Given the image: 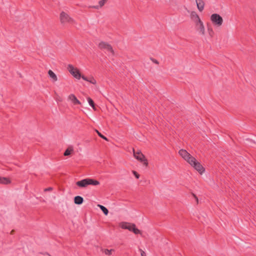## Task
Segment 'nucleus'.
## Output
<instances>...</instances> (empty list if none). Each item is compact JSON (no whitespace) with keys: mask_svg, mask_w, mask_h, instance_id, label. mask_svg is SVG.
Here are the masks:
<instances>
[{"mask_svg":"<svg viewBox=\"0 0 256 256\" xmlns=\"http://www.w3.org/2000/svg\"><path fill=\"white\" fill-rule=\"evenodd\" d=\"M12 183L11 180L7 177L0 176V184H10Z\"/></svg>","mask_w":256,"mask_h":256,"instance_id":"ddd939ff","label":"nucleus"},{"mask_svg":"<svg viewBox=\"0 0 256 256\" xmlns=\"http://www.w3.org/2000/svg\"><path fill=\"white\" fill-rule=\"evenodd\" d=\"M130 222H120L119 224V226L124 230H126Z\"/></svg>","mask_w":256,"mask_h":256,"instance_id":"a211bd4d","label":"nucleus"},{"mask_svg":"<svg viewBox=\"0 0 256 256\" xmlns=\"http://www.w3.org/2000/svg\"><path fill=\"white\" fill-rule=\"evenodd\" d=\"M140 255L141 256H146V252L142 250H140Z\"/></svg>","mask_w":256,"mask_h":256,"instance_id":"bb28decb","label":"nucleus"},{"mask_svg":"<svg viewBox=\"0 0 256 256\" xmlns=\"http://www.w3.org/2000/svg\"><path fill=\"white\" fill-rule=\"evenodd\" d=\"M193 196L195 198V200H196V202H198V198L196 196L195 194H193Z\"/></svg>","mask_w":256,"mask_h":256,"instance_id":"cd10ccee","label":"nucleus"},{"mask_svg":"<svg viewBox=\"0 0 256 256\" xmlns=\"http://www.w3.org/2000/svg\"><path fill=\"white\" fill-rule=\"evenodd\" d=\"M200 174H202L204 172V167L201 165V164L198 162L195 159V160H194V162L193 164H190Z\"/></svg>","mask_w":256,"mask_h":256,"instance_id":"6e6552de","label":"nucleus"},{"mask_svg":"<svg viewBox=\"0 0 256 256\" xmlns=\"http://www.w3.org/2000/svg\"><path fill=\"white\" fill-rule=\"evenodd\" d=\"M100 182L94 179L87 178L78 181L76 184L80 188H86L89 185L98 186L100 184Z\"/></svg>","mask_w":256,"mask_h":256,"instance_id":"f03ea898","label":"nucleus"},{"mask_svg":"<svg viewBox=\"0 0 256 256\" xmlns=\"http://www.w3.org/2000/svg\"><path fill=\"white\" fill-rule=\"evenodd\" d=\"M195 24L198 32L202 36L204 35L205 28L201 20H198Z\"/></svg>","mask_w":256,"mask_h":256,"instance_id":"1a4fd4ad","label":"nucleus"},{"mask_svg":"<svg viewBox=\"0 0 256 256\" xmlns=\"http://www.w3.org/2000/svg\"><path fill=\"white\" fill-rule=\"evenodd\" d=\"M98 206L100 208L106 216L108 215V210L106 207L100 204H98Z\"/></svg>","mask_w":256,"mask_h":256,"instance_id":"aec40b11","label":"nucleus"},{"mask_svg":"<svg viewBox=\"0 0 256 256\" xmlns=\"http://www.w3.org/2000/svg\"><path fill=\"white\" fill-rule=\"evenodd\" d=\"M74 150L72 147H68L64 152V156H68L71 154V153L73 152Z\"/></svg>","mask_w":256,"mask_h":256,"instance_id":"6ab92c4d","label":"nucleus"},{"mask_svg":"<svg viewBox=\"0 0 256 256\" xmlns=\"http://www.w3.org/2000/svg\"><path fill=\"white\" fill-rule=\"evenodd\" d=\"M132 172L136 178H139L140 174L136 172L133 170Z\"/></svg>","mask_w":256,"mask_h":256,"instance_id":"b1692460","label":"nucleus"},{"mask_svg":"<svg viewBox=\"0 0 256 256\" xmlns=\"http://www.w3.org/2000/svg\"><path fill=\"white\" fill-rule=\"evenodd\" d=\"M126 230L130 232H132L136 234H142V232L141 230H138L136 227L135 224L133 223L130 222L128 226V228Z\"/></svg>","mask_w":256,"mask_h":256,"instance_id":"9d476101","label":"nucleus"},{"mask_svg":"<svg viewBox=\"0 0 256 256\" xmlns=\"http://www.w3.org/2000/svg\"><path fill=\"white\" fill-rule=\"evenodd\" d=\"M98 48L100 50H107L112 55L114 54L112 46L107 42L104 41L100 42L98 44Z\"/></svg>","mask_w":256,"mask_h":256,"instance_id":"0eeeda50","label":"nucleus"},{"mask_svg":"<svg viewBox=\"0 0 256 256\" xmlns=\"http://www.w3.org/2000/svg\"><path fill=\"white\" fill-rule=\"evenodd\" d=\"M150 60L154 64H159L158 62L154 59V58H150Z\"/></svg>","mask_w":256,"mask_h":256,"instance_id":"a878e982","label":"nucleus"},{"mask_svg":"<svg viewBox=\"0 0 256 256\" xmlns=\"http://www.w3.org/2000/svg\"><path fill=\"white\" fill-rule=\"evenodd\" d=\"M60 23L64 25L68 24H72L74 22V20L68 14L64 11L60 13Z\"/></svg>","mask_w":256,"mask_h":256,"instance_id":"7ed1b4c3","label":"nucleus"},{"mask_svg":"<svg viewBox=\"0 0 256 256\" xmlns=\"http://www.w3.org/2000/svg\"><path fill=\"white\" fill-rule=\"evenodd\" d=\"M132 152L135 158L140 161V162L142 163L143 164L146 166H148V160L140 150H138L136 151L134 149H133Z\"/></svg>","mask_w":256,"mask_h":256,"instance_id":"20e7f679","label":"nucleus"},{"mask_svg":"<svg viewBox=\"0 0 256 256\" xmlns=\"http://www.w3.org/2000/svg\"><path fill=\"white\" fill-rule=\"evenodd\" d=\"M96 132V133L98 134L100 137L104 139V140H108V138L104 136H103L101 133H100L98 130H95Z\"/></svg>","mask_w":256,"mask_h":256,"instance_id":"5701e85b","label":"nucleus"},{"mask_svg":"<svg viewBox=\"0 0 256 256\" xmlns=\"http://www.w3.org/2000/svg\"><path fill=\"white\" fill-rule=\"evenodd\" d=\"M67 69L68 72L74 78L77 80H80V78H82L84 80L88 82L94 84H96V81L93 76H91L89 78H87L84 76L80 74V70L73 65L71 64H68Z\"/></svg>","mask_w":256,"mask_h":256,"instance_id":"f257e3e1","label":"nucleus"},{"mask_svg":"<svg viewBox=\"0 0 256 256\" xmlns=\"http://www.w3.org/2000/svg\"><path fill=\"white\" fill-rule=\"evenodd\" d=\"M87 100L89 104L92 108L94 110H96V108L95 107L94 103L92 100L89 97L87 98Z\"/></svg>","mask_w":256,"mask_h":256,"instance_id":"412c9836","label":"nucleus"},{"mask_svg":"<svg viewBox=\"0 0 256 256\" xmlns=\"http://www.w3.org/2000/svg\"><path fill=\"white\" fill-rule=\"evenodd\" d=\"M114 252V250L113 249H105L104 250V252L105 254L108 256H110L112 254V252Z\"/></svg>","mask_w":256,"mask_h":256,"instance_id":"4be33fe9","label":"nucleus"},{"mask_svg":"<svg viewBox=\"0 0 256 256\" xmlns=\"http://www.w3.org/2000/svg\"><path fill=\"white\" fill-rule=\"evenodd\" d=\"M210 20L212 24L217 27L221 26L224 22L222 18L218 14H212L210 16Z\"/></svg>","mask_w":256,"mask_h":256,"instance_id":"39448f33","label":"nucleus"},{"mask_svg":"<svg viewBox=\"0 0 256 256\" xmlns=\"http://www.w3.org/2000/svg\"><path fill=\"white\" fill-rule=\"evenodd\" d=\"M52 190H53V188L52 187H49V188H45L44 190V192H50V191Z\"/></svg>","mask_w":256,"mask_h":256,"instance_id":"393cba45","label":"nucleus"},{"mask_svg":"<svg viewBox=\"0 0 256 256\" xmlns=\"http://www.w3.org/2000/svg\"><path fill=\"white\" fill-rule=\"evenodd\" d=\"M84 202L83 198L80 196H76L74 198V202L76 204H81Z\"/></svg>","mask_w":256,"mask_h":256,"instance_id":"f3484780","label":"nucleus"},{"mask_svg":"<svg viewBox=\"0 0 256 256\" xmlns=\"http://www.w3.org/2000/svg\"><path fill=\"white\" fill-rule=\"evenodd\" d=\"M68 100L70 101L74 105H80V102L76 98L74 94H70L68 96Z\"/></svg>","mask_w":256,"mask_h":256,"instance_id":"9b49d317","label":"nucleus"},{"mask_svg":"<svg viewBox=\"0 0 256 256\" xmlns=\"http://www.w3.org/2000/svg\"><path fill=\"white\" fill-rule=\"evenodd\" d=\"M196 4L198 9L202 12L203 10L204 6V2L203 0H196Z\"/></svg>","mask_w":256,"mask_h":256,"instance_id":"4468645a","label":"nucleus"},{"mask_svg":"<svg viewBox=\"0 0 256 256\" xmlns=\"http://www.w3.org/2000/svg\"><path fill=\"white\" fill-rule=\"evenodd\" d=\"M190 16L194 21L195 23L198 22V20H201L198 14L194 11H192L190 12Z\"/></svg>","mask_w":256,"mask_h":256,"instance_id":"2eb2a0df","label":"nucleus"},{"mask_svg":"<svg viewBox=\"0 0 256 256\" xmlns=\"http://www.w3.org/2000/svg\"><path fill=\"white\" fill-rule=\"evenodd\" d=\"M180 155L190 165L193 164L195 158L192 156L186 150L182 149L178 152Z\"/></svg>","mask_w":256,"mask_h":256,"instance_id":"423d86ee","label":"nucleus"},{"mask_svg":"<svg viewBox=\"0 0 256 256\" xmlns=\"http://www.w3.org/2000/svg\"><path fill=\"white\" fill-rule=\"evenodd\" d=\"M108 1V0H100L98 2V5L90 6V8L96 10L100 9L104 6Z\"/></svg>","mask_w":256,"mask_h":256,"instance_id":"f8f14e48","label":"nucleus"},{"mask_svg":"<svg viewBox=\"0 0 256 256\" xmlns=\"http://www.w3.org/2000/svg\"><path fill=\"white\" fill-rule=\"evenodd\" d=\"M48 74L52 82H54L58 80L56 75L52 70L48 71Z\"/></svg>","mask_w":256,"mask_h":256,"instance_id":"dca6fc26","label":"nucleus"}]
</instances>
